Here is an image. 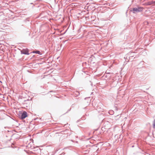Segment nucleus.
<instances>
[{"instance_id": "obj_1", "label": "nucleus", "mask_w": 155, "mask_h": 155, "mask_svg": "<svg viewBox=\"0 0 155 155\" xmlns=\"http://www.w3.org/2000/svg\"><path fill=\"white\" fill-rule=\"evenodd\" d=\"M143 9V7L137 6L136 7L133 8L130 11L134 14H136L139 12H142Z\"/></svg>"}, {"instance_id": "obj_2", "label": "nucleus", "mask_w": 155, "mask_h": 155, "mask_svg": "<svg viewBox=\"0 0 155 155\" xmlns=\"http://www.w3.org/2000/svg\"><path fill=\"white\" fill-rule=\"evenodd\" d=\"M28 114L25 111H23L22 112H21L18 114L19 117L21 119H24L27 117Z\"/></svg>"}, {"instance_id": "obj_3", "label": "nucleus", "mask_w": 155, "mask_h": 155, "mask_svg": "<svg viewBox=\"0 0 155 155\" xmlns=\"http://www.w3.org/2000/svg\"><path fill=\"white\" fill-rule=\"evenodd\" d=\"M97 107L98 110L103 111L104 110V106L102 103L99 102L97 105Z\"/></svg>"}, {"instance_id": "obj_4", "label": "nucleus", "mask_w": 155, "mask_h": 155, "mask_svg": "<svg viewBox=\"0 0 155 155\" xmlns=\"http://www.w3.org/2000/svg\"><path fill=\"white\" fill-rule=\"evenodd\" d=\"M134 53L132 52H130L125 56V57H124V58L125 59L126 58L127 59L128 58H129L130 59H131V58L134 57Z\"/></svg>"}, {"instance_id": "obj_5", "label": "nucleus", "mask_w": 155, "mask_h": 155, "mask_svg": "<svg viewBox=\"0 0 155 155\" xmlns=\"http://www.w3.org/2000/svg\"><path fill=\"white\" fill-rule=\"evenodd\" d=\"M28 51L29 50L27 48L23 49L21 51V54L26 55H29L30 54L28 52Z\"/></svg>"}, {"instance_id": "obj_6", "label": "nucleus", "mask_w": 155, "mask_h": 155, "mask_svg": "<svg viewBox=\"0 0 155 155\" xmlns=\"http://www.w3.org/2000/svg\"><path fill=\"white\" fill-rule=\"evenodd\" d=\"M32 53L38 54L40 55H41L42 54L41 52L40 51H35L33 52Z\"/></svg>"}, {"instance_id": "obj_7", "label": "nucleus", "mask_w": 155, "mask_h": 155, "mask_svg": "<svg viewBox=\"0 0 155 155\" xmlns=\"http://www.w3.org/2000/svg\"><path fill=\"white\" fill-rule=\"evenodd\" d=\"M153 4H155V1H151V2H148V5H151Z\"/></svg>"}, {"instance_id": "obj_8", "label": "nucleus", "mask_w": 155, "mask_h": 155, "mask_svg": "<svg viewBox=\"0 0 155 155\" xmlns=\"http://www.w3.org/2000/svg\"><path fill=\"white\" fill-rule=\"evenodd\" d=\"M135 58V57H134L131 58V59H130L129 58H128L127 59L126 58H125V61H127V62H128L130 60L131 61H132Z\"/></svg>"}, {"instance_id": "obj_9", "label": "nucleus", "mask_w": 155, "mask_h": 155, "mask_svg": "<svg viewBox=\"0 0 155 155\" xmlns=\"http://www.w3.org/2000/svg\"><path fill=\"white\" fill-rule=\"evenodd\" d=\"M109 113L110 114L113 115L114 113V112L113 110H111L109 111Z\"/></svg>"}, {"instance_id": "obj_10", "label": "nucleus", "mask_w": 155, "mask_h": 155, "mask_svg": "<svg viewBox=\"0 0 155 155\" xmlns=\"http://www.w3.org/2000/svg\"><path fill=\"white\" fill-rule=\"evenodd\" d=\"M153 127L154 128H155V120L153 121Z\"/></svg>"}, {"instance_id": "obj_11", "label": "nucleus", "mask_w": 155, "mask_h": 155, "mask_svg": "<svg viewBox=\"0 0 155 155\" xmlns=\"http://www.w3.org/2000/svg\"><path fill=\"white\" fill-rule=\"evenodd\" d=\"M32 99V98H29L27 100H25L24 101H30V100H31Z\"/></svg>"}, {"instance_id": "obj_12", "label": "nucleus", "mask_w": 155, "mask_h": 155, "mask_svg": "<svg viewBox=\"0 0 155 155\" xmlns=\"http://www.w3.org/2000/svg\"><path fill=\"white\" fill-rule=\"evenodd\" d=\"M76 93L75 94L76 95H78L80 93H79V91H76Z\"/></svg>"}, {"instance_id": "obj_13", "label": "nucleus", "mask_w": 155, "mask_h": 155, "mask_svg": "<svg viewBox=\"0 0 155 155\" xmlns=\"http://www.w3.org/2000/svg\"><path fill=\"white\" fill-rule=\"evenodd\" d=\"M150 154L148 153H145V154H144V155H150Z\"/></svg>"}, {"instance_id": "obj_14", "label": "nucleus", "mask_w": 155, "mask_h": 155, "mask_svg": "<svg viewBox=\"0 0 155 155\" xmlns=\"http://www.w3.org/2000/svg\"><path fill=\"white\" fill-rule=\"evenodd\" d=\"M71 110V109H69V110H68V111L66 112V113H68V112H69V111H70Z\"/></svg>"}, {"instance_id": "obj_15", "label": "nucleus", "mask_w": 155, "mask_h": 155, "mask_svg": "<svg viewBox=\"0 0 155 155\" xmlns=\"http://www.w3.org/2000/svg\"><path fill=\"white\" fill-rule=\"evenodd\" d=\"M64 153H62L61 154V155H64Z\"/></svg>"}, {"instance_id": "obj_16", "label": "nucleus", "mask_w": 155, "mask_h": 155, "mask_svg": "<svg viewBox=\"0 0 155 155\" xmlns=\"http://www.w3.org/2000/svg\"><path fill=\"white\" fill-rule=\"evenodd\" d=\"M64 153H62L61 154V155H64Z\"/></svg>"}, {"instance_id": "obj_17", "label": "nucleus", "mask_w": 155, "mask_h": 155, "mask_svg": "<svg viewBox=\"0 0 155 155\" xmlns=\"http://www.w3.org/2000/svg\"><path fill=\"white\" fill-rule=\"evenodd\" d=\"M26 20H27V21H29V20H28V19H26L25 20V21H26Z\"/></svg>"}, {"instance_id": "obj_18", "label": "nucleus", "mask_w": 155, "mask_h": 155, "mask_svg": "<svg viewBox=\"0 0 155 155\" xmlns=\"http://www.w3.org/2000/svg\"><path fill=\"white\" fill-rule=\"evenodd\" d=\"M53 92V91H50L49 92Z\"/></svg>"}, {"instance_id": "obj_19", "label": "nucleus", "mask_w": 155, "mask_h": 155, "mask_svg": "<svg viewBox=\"0 0 155 155\" xmlns=\"http://www.w3.org/2000/svg\"><path fill=\"white\" fill-rule=\"evenodd\" d=\"M134 145H133V146H132V147H134Z\"/></svg>"}, {"instance_id": "obj_20", "label": "nucleus", "mask_w": 155, "mask_h": 155, "mask_svg": "<svg viewBox=\"0 0 155 155\" xmlns=\"http://www.w3.org/2000/svg\"><path fill=\"white\" fill-rule=\"evenodd\" d=\"M85 98V100L86 98Z\"/></svg>"}]
</instances>
